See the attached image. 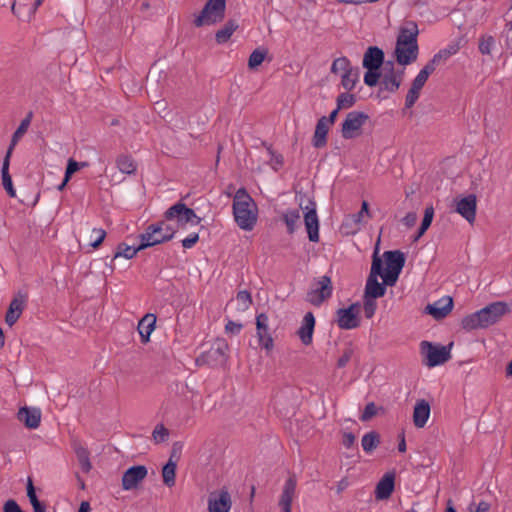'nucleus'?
Listing matches in <instances>:
<instances>
[{"instance_id": "8", "label": "nucleus", "mask_w": 512, "mask_h": 512, "mask_svg": "<svg viewBox=\"0 0 512 512\" xmlns=\"http://www.w3.org/2000/svg\"><path fill=\"white\" fill-rule=\"evenodd\" d=\"M369 120V115L362 111L349 112L341 126V136L346 139H354L362 134V127Z\"/></svg>"}, {"instance_id": "10", "label": "nucleus", "mask_w": 512, "mask_h": 512, "mask_svg": "<svg viewBox=\"0 0 512 512\" xmlns=\"http://www.w3.org/2000/svg\"><path fill=\"white\" fill-rule=\"evenodd\" d=\"M194 210L187 207L184 203L178 202L168 208L164 217L166 220L176 219L178 227L185 228L186 225L191 221V217H194Z\"/></svg>"}, {"instance_id": "54", "label": "nucleus", "mask_w": 512, "mask_h": 512, "mask_svg": "<svg viewBox=\"0 0 512 512\" xmlns=\"http://www.w3.org/2000/svg\"><path fill=\"white\" fill-rule=\"evenodd\" d=\"M420 91L414 88H410L405 99V108H411L419 98Z\"/></svg>"}, {"instance_id": "46", "label": "nucleus", "mask_w": 512, "mask_h": 512, "mask_svg": "<svg viewBox=\"0 0 512 512\" xmlns=\"http://www.w3.org/2000/svg\"><path fill=\"white\" fill-rule=\"evenodd\" d=\"M434 217V208L432 205H429L425 208L424 217L422 219V223L420 225V234H424L428 228L430 227L432 220Z\"/></svg>"}, {"instance_id": "13", "label": "nucleus", "mask_w": 512, "mask_h": 512, "mask_svg": "<svg viewBox=\"0 0 512 512\" xmlns=\"http://www.w3.org/2000/svg\"><path fill=\"white\" fill-rule=\"evenodd\" d=\"M359 304L355 303L348 308H340L337 310L338 327L345 330L357 328L360 321L357 317Z\"/></svg>"}, {"instance_id": "38", "label": "nucleus", "mask_w": 512, "mask_h": 512, "mask_svg": "<svg viewBox=\"0 0 512 512\" xmlns=\"http://www.w3.org/2000/svg\"><path fill=\"white\" fill-rule=\"evenodd\" d=\"M116 165L118 169L124 174H134L136 172L137 166L135 161L130 155H119L116 159Z\"/></svg>"}, {"instance_id": "32", "label": "nucleus", "mask_w": 512, "mask_h": 512, "mask_svg": "<svg viewBox=\"0 0 512 512\" xmlns=\"http://www.w3.org/2000/svg\"><path fill=\"white\" fill-rule=\"evenodd\" d=\"M301 219L299 209H289L282 215V220L286 224L287 232L293 234L298 228Z\"/></svg>"}, {"instance_id": "37", "label": "nucleus", "mask_w": 512, "mask_h": 512, "mask_svg": "<svg viewBox=\"0 0 512 512\" xmlns=\"http://www.w3.org/2000/svg\"><path fill=\"white\" fill-rule=\"evenodd\" d=\"M26 489L27 497L29 498V501L33 507V512H46V506L38 499L33 481L30 477H28Z\"/></svg>"}, {"instance_id": "62", "label": "nucleus", "mask_w": 512, "mask_h": 512, "mask_svg": "<svg viewBox=\"0 0 512 512\" xmlns=\"http://www.w3.org/2000/svg\"><path fill=\"white\" fill-rule=\"evenodd\" d=\"M225 329L229 333L238 334L241 331V329H242V325L238 324V323H235L233 321H229L226 324Z\"/></svg>"}, {"instance_id": "45", "label": "nucleus", "mask_w": 512, "mask_h": 512, "mask_svg": "<svg viewBox=\"0 0 512 512\" xmlns=\"http://www.w3.org/2000/svg\"><path fill=\"white\" fill-rule=\"evenodd\" d=\"M401 271L388 270L382 267V275H379L383 279L385 286H394L399 278Z\"/></svg>"}, {"instance_id": "58", "label": "nucleus", "mask_w": 512, "mask_h": 512, "mask_svg": "<svg viewBox=\"0 0 512 512\" xmlns=\"http://www.w3.org/2000/svg\"><path fill=\"white\" fill-rule=\"evenodd\" d=\"M152 435L157 442H162L168 436V429L163 425H159L154 429Z\"/></svg>"}, {"instance_id": "28", "label": "nucleus", "mask_w": 512, "mask_h": 512, "mask_svg": "<svg viewBox=\"0 0 512 512\" xmlns=\"http://www.w3.org/2000/svg\"><path fill=\"white\" fill-rule=\"evenodd\" d=\"M329 131V124L326 123V116L318 119L315 132L313 136V146L315 148H322L327 144V134Z\"/></svg>"}, {"instance_id": "20", "label": "nucleus", "mask_w": 512, "mask_h": 512, "mask_svg": "<svg viewBox=\"0 0 512 512\" xmlns=\"http://www.w3.org/2000/svg\"><path fill=\"white\" fill-rule=\"evenodd\" d=\"M384 52L377 46H369L364 53L362 65L367 70H379L385 63Z\"/></svg>"}, {"instance_id": "19", "label": "nucleus", "mask_w": 512, "mask_h": 512, "mask_svg": "<svg viewBox=\"0 0 512 512\" xmlns=\"http://www.w3.org/2000/svg\"><path fill=\"white\" fill-rule=\"evenodd\" d=\"M26 294L18 293L10 302L9 308L5 315V322L12 327L20 318L26 303Z\"/></svg>"}, {"instance_id": "15", "label": "nucleus", "mask_w": 512, "mask_h": 512, "mask_svg": "<svg viewBox=\"0 0 512 512\" xmlns=\"http://www.w3.org/2000/svg\"><path fill=\"white\" fill-rule=\"evenodd\" d=\"M148 470L144 465H136L128 468L122 476V488L126 491L138 486L147 476Z\"/></svg>"}, {"instance_id": "29", "label": "nucleus", "mask_w": 512, "mask_h": 512, "mask_svg": "<svg viewBox=\"0 0 512 512\" xmlns=\"http://www.w3.org/2000/svg\"><path fill=\"white\" fill-rule=\"evenodd\" d=\"M11 153H12V147H9V149L5 155V158L3 160L1 174H2V185H3L4 189L6 190L7 194L10 197H15L16 191L13 187L12 178L9 174V163H10Z\"/></svg>"}, {"instance_id": "2", "label": "nucleus", "mask_w": 512, "mask_h": 512, "mask_svg": "<svg viewBox=\"0 0 512 512\" xmlns=\"http://www.w3.org/2000/svg\"><path fill=\"white\" fill-rule=\"evenodd\" d=\"M509 312L510 307L506 302L496 301L465 316L461 321V326L467 331L486 329L498 323Z\"/></svg>"}, {"instance_id": "55", "label": "nucleus", "mask_w": 512, "mask_h": 512, "mask_svg": "<svg viewBox=\"0 0 512 512\" xmlns=\"http://www.w3.org/2000/svg\"><path fill=\"white\" fill-rule=\"evenodd\" d=\"M494 44L493 37L489 36L486 39H482L479 43V51L484 55H489L491 53V48Z\"/></svg>"}, {"instance_id": "31", "label": "nucleus", "mask_w": 512, "mask_h": 512, "mask_svg": "<svg viewBox=\"0 0 512 512\" xmlns=\"http://www.w3.org/2000/svg\"><path fill=\"white\" fill-rule=\"evenodd\" d=\"M239 25L237 20L230 19L224 26L219 29L215 34V40L218 44L226 43L232 34L238 29Z\"/></svg>"}, {"instance_id": "14", "label": "nucleus", "mask_w": 512, "mask_h": 512, "mask_svg": "<svg viewBox=\"0 0 512 512\" xmlns=\"http://www.w3.org/2000/svg\"><path fill=\"white\" fill-rule=\"evenodd\" d=\"M231 496L226 489L213 491L208 497L209 512H229L231 509Z\"/></svg>"}, {"instance_id": "5", "label": "nucleus", "mask_w": 512, "mask_h": 512, "mask_svg": "<svg viewBox=\"0 0 512 512\" xmlns=\"http://www.w3.org/2000/svg\"><path fill=\"white\" fill-rule=\"evenodd\" d=\"M228 343L224 339H217L209 350L204 351L197 359L198 365L206 364L210 367H223L228 360Z\"/></svg>"}, {"instance_id": "50", "label": "nucleus", "mask_w": 512, "mask_h": 512, "mask_svg": "<svg viewBox=\"0 0 512 512\" xmlns=\"http://www.w3.org/2000/svg\"><path fill=\"white\" fill-rule=\"evenodd\" d=\"M91 233V237L94 236V240L91 241L90 245L96 249L103 243L106 237V231L102 228H93Z\"/></svg>"}, {"instance_id": "53", "label": "nucleus", "mask_w": 512, "mask_h": 512, "mask_svg": "<svg viewBox=\"0 0 512 512\" xmlns=\"http://www.w3.org/2000/svg\"><path fill=\"white\" fill-rule=\"evenodd\" d=\"M377 414V407L374 402L368 403L360 417L361 421H368Z\"/></svg>"}, {"instance_id": "49", "label": "nucleus", "mask_w": 512, "mask_h": 512, "mask_svg": "<svg viewBox=\"0 0 512 512\" xmlns=\"http://www.w3.org/2000/svg\"><path fill=\"white\" fill-rule=\"evenodd\" d=\"M381 73L379 70H367L364 74V83L369 87H374L378 84Z\"/></svg>"}, {"instance_id": "25", "label": "nucleus", "mask_w": 512, "mask_h": 512, "mask_svg": "<svg viewBox=\"0 0 512 512\" xmlns=\"http://www.w3.org/2000/svg\"><path fill=\"white\" fill-rule=\"evenodd\" d=\"M395 486V475L393 473H386L375 488V497L378 500L388 499Z\"/></svg>"}, {"instance_id": "6", "label": "nucleus", "mask_w": 512, "mask_h": 512, "mask_svg": "<svg viewBox=\"0 0 512 512\" xmlns=\"http://www.w3.org/2000/svg\"><path fill=\"white\" fill-rule=\"evenodd\" d=\"M377 254L378 251L376 249L373 254L370 274L366 281L364 298H380L386 293L385 284L383 282L380 283L377 279L379 275H382V260Z\"/></svg>"}, {"instance_id": "64", "label": "nucleus", "mask_w": 512, "mask_h": 512, "mask_svg": "<svg viewBox=\"0 0 512 512\" xmlns=\"http://www.w3.org/2000/svg\"><path fill=\"white\" fill-rule=\"evenodd\" d=\"M349 486L348 478H342L336 486V492L337 494H341L345 489H347Z\"/></svg>"}, {"instance_id": "51", "label": "nucleus", "mask_w": 512, "mask_h": 512, "mask_svg": "<svg viewBox=\"0 0 512 512\" xmlns=\"http://www.w3.org/2000/svg\"><path fill=\"white\" fill-rule=\"evenodd\" d=\"M449 59V56L447 55L446 51L444 49L440 50L438 53H436L431 60L428 61L427 65L430 66L434 71L442 62H445Z\"/></svg>"}, {"instance_id": "17", "label": "nucleus", "mask_w": 512, "mask_h": 512, "mask_svg": "<svg viewBox=\"0 0 512 512\" xmlns=\"http://www.w3.org/2000/svg\"><path fill=\"white\" fill-rule=\"evenodd\" d=\"M381 89L391 93L396 92L400 87L399 75H395L394 61L388 60L383 64V73L381 74Z\"/></svg>"}, {"instance_id": "26", "label": "nucleus", "mask_w": 512, "mask_h": 512, "mask_svg": "<svg viewBox=\"0 0 512 512\" xmlns=\"http://www.w3.org/2000/svg\"><path fill=\"white\" fill-rule=\"evenodd\" d=\"M430 404L424 400H418L414 406L413 422L417 428H423L430 416Z\"/></svg>"}, {"instance_id": "22", "label": "nucleus", "mask_w": 512, "mask_h": 512, "mask_svg": "<svg viewBox=\"0 0 512 512\" xmlns=\"http://www.w3.org/2000/svg\"><path fill=\"white\" fill-rule=\"evenodd\" d=\"M453 308V300L451 297L439 300L425 307V312L434 317L436 320L445 318Z\"/></svg>"}, {"instance_id": "63", "label": "nucleus", "mask_w": 512, "mask_h": 512, "mask_svg": "<svg viewBox=\"0 0 512 512\" xmlns=\"http://www.w3.org/2000/svg\"><path fill=\"white\" fill-rule=\"evenodd\" d=\"M490 508V505L485 502V501H481L478 503V505L475 507V509H473V505L470 506V512H487Z\"/></svg>"}, {"instance_id": "9", "label": "nucleus", "mask_w": 512, "mask_h": 512, "mask_svg": "<svg viewBox=\"0 0 512 512\" xmlns=\"http://www.w3.org/2000/svg\"><path fill=\"white\" fill-rule=\"evenodd\" d=\"M139 239L140 244L137 247L129 246L126 243L118 244L117 251L113 256L112 261L116 260L118 257L132 259L139 251L155 246L157 245V242H159V240L152 239L150 234H140Z\"/></svg>"}, {"instance_id": "42", "label": "nucleus", "mask_w": 512, "mask_h": 512, "mask_svg": "<svg viewBox=\"0 0 512 512\" xmlns=\"http://www.w3.org/2000/svg\"><path fill=\"white\" fill-rule=\"evenodd\" d=\"M338 109H348L356 103V96L350 93H341L336 100Z\"/></svg>"}, {"instance_id": "48", "label": "nucleus", "mask_w": 512, "mask_h": 512, "mask_svg": "<svg viewBox=\"0 0 512 512\" xmlns=\"http://www.w3.org/2000/svg\"><path fill=\"white\" fill-rule=\"evenodd\" d=\"M377 298H364L363 309L364 314L367 319H370L374 316L377 309Z\"/></svg>"}, {"instance_id": "35", "label": "nucleus", "mask_w": 512, "mask_h": 512, "mask_svg": "<svg viewBox=\"0 0 512 512\" xmlns=\"http://www.w3.org/2000/svg\"><path fill=\"white\" fill-rule=\"evenodd\" d=\"M360 69L359 67H353L347 70L341 76V85L347 91H351L355 88L359 81Z\"/></svg>"}, {"instance_id": "33", "label": "nucleus", "mask_w": 512, "mask_h": 512, "mask_svg": "<svg viewBox=\"0 0 512 512\" xmlns=\"http://www.w3.org/2000/svg\"><path fill=\"white\" fill-rule=\"evenodd\" d=\"M73 448L81 470L84 473H88L92 468L89 451L79 443H74Z\"/></svg>"}, {"instance_id": "18", "label": "nucleus", "mask_w": 512, "mask_h": 512, "mask_svg": "<svg viewBox=\"0 0 512 512\" xmlns=\"http://www.w3.org/2000/svg\"><path fill=\"white\" fill-rule=\"evenodd\" d=\"M297 478L295 474H292L286 480L282 494L279 500V506L282 512H291L292 501L296 494Z\"/></svg>"}, {"instance_id": "34", "label": "nucleus", "mask_w": 512, "mask_h": 512, "mask_svg": "<svg viewBox=\"0 0 512 512\" xmlns=\"http://www.w3.org/2000/svg\"><path fill=\"white\" fill-rule=\"evenodd\" d=\"M381 443L380 434L377 431H369L361 439V446L366 453H372Z\"/></svg>"}, {"instance_id": "11", "label": "nucleus", "mask_w": 512, "mask_h": 512, "mask_svg": "<svg viewBox=\"0 0 512 512\" xmlns=\"http://www.w3.org/2000/svg\"><path fill=\"white\" fill-rule=\"evenodd\" d=\"M304 213V224L308 234V238L311 242L319 241V219L316 211V203L309 201V204L305 207Z\"/></svg>"}, {"instance_id": "52", "label": "nucleus", "mask_w": 512, "mask_h": 512, "mask_svg": "<svg viewBox=\"0 0 512 512\" xmlns=\"http://www.w3.org/2000/svg\"><path fill=\"white\" fill-rule=\"evenodd\" d=\"M237 301L241 303L242 308L248 309L249 306L252 304V296L251 293L247 290H242L237 293Z\"/></svg>"}, {"instance_id": "36", "label": "nucleus", "mask_w": 512, "mask_h": 512, "mask_svg": "<svg viewBox=\"0 0 512 512\" xmlns=\"http://www.w3.org/2000/svg\"><path fill=\"white\" fill-rule=\"evenodd\" d=\"M176 467V460L169 459L162 468L163 483L169 488L175 485Z\"/></svg>"}, {"instance_id": "16", "label": "nucleus", "mask_w": 512, "mask_h": 512, "mask_svg": "<svg viewBox=\"0 0 512 512\" xmlns=\"http://www.w3.org/2000/svg\"><path fill=\"white\" fill-rule=\"evenodd\" d=\"M175 233L176 230L167 224L164 220H162L147 226L143 234H150L152 239L159 240V242H157L158 245L171 240Z\"/></svg>"}, {"instance_id": "1", "label": "nucleus", "mask_w": 512, "mask_h": 512, "mask_svg": "<svg viewBox=\"0 0 512 512\" xmlns=\"http://www.w3.org/2000/svg\"><path fill=\"white\" fill-rule=\"evenodd\" d=\"M418 34V25L412 20L405 21L399 28L394 51L398 64L406 66L417 60L419 54Z\"/></svg>"}, {"instance_id": "12", "label": "nucleus", "mask_w": 512, "mask_h": 512, "mask_svg": "<svg viewBox=\"0 0 512 512\" xmlns=\"http://www.w3.org/2000/svg\"><path fill=\"white\" fill-rule=\"evenodd\" d=\"M332 294V283L329 276H322L318 280V287L307 294V301L315 306H319Z\"/></svg>"}, {"instance_id": "61", "label": "nucleus", "mask_w": 512, "mask_h": 512, "mask_svg": "<svg viewBox=\"0 0 512 512\" xmlns=\"http://www.w3.org/2000/svg\"><path fill=\"white\" fill-rule=\"evenodd\" d=\"M417 214L416 212H408L406 216L402 219V223L407 227L411 228L416 224Z\"/></svg>"}, {"instance_id": "24", "label": "nucleus", "mask_w": 512, "mask_h": 512, "mask_svg": "<svg viewBox=\"0 0 512 512\" xmlns=\"http://www.w3.org/2000/svg\"><path fill=\"white\" fill-rule=\"evenodd\" d=\"M314 327L315 317L312 312H307L303 317L300 328L297 331V335L304 345H309L312 343Z\"/></svg>"}, {"instance_id": "7", "label": "nucleus", "mask_w": 512, "mask_h": 512, "mask_svg": "<svg viewBox=\"0 0 512 512\" xmlns=\"http://www.w3.org/2000/svg\"><path fill=\"white\" fill-rule=\"evenodd\" d=\"M453 343L446 346L440 344H432L428 341L421 342V352L425 355V365L428 367H435L444 364L451 358V347Z\"/></svg>"}, {"instance_id": "21", "label": "nucleus", "mask_w": 512, "mask_h": 512, "mask_svg": "<svg viewBox=\"0 0 512 512\" xmlns=\"http://www.w3.org/2000/svg\"><path fill=\"white\" fill-rule=\"evenodd\" d=\"M456 212L469 223H473L476 216V196L474 194H469L468 196L456 201Z\"/></svg>"}, {"instance_id": "57", "label": "nucleus", "mask_w": 512, "mask_h": 512, "mask_svg": "<svg viewBox=\"0 0 512 512\" xmlns=\"http://www.w3.org/2000/svg\"><path fill=\"white\" fill-rule=\"evenodd\" d=\"M268 321H269V318H268V316L265 313H260L259 315H257V317H256V331L260 332V331H263L265 329H269Z\"/></svg>"}, {"instance_id": "39", "label": "nucleus", "mask_w": 512, "mask_h": 512, "mask_svg": "<svg viewBox=\"0 0 512 512\" xmlns=\"http://www.w3.org/2000/svg\"><path fill=\"white\" fill-rule=\"evenodd\" d=\"M434 72V70L428 66L427 64L420 70V72L417 74V76L414 78L412 82V88L417 89L421 91V89L424 87L426 81L428 80L429 76Z\"/></svg>"}, {"instance_id": "47", "label": "nucleus", "mask_w": 512, "mask_h": 512, "mask_svg": "<svg viewBox=\"0 0 512 512\" xmlns=\"http://www.w3.org/2000/svg\"><path fill=\"white\" fill-rule=\"evenodd\" d=\"M354 354V349L351 344H347L343 350L342 355L339 357L337 361V367L343 368L347 365V363L351 360Z\"/></svg>"}, {"instance_id": "59", "label": "nucleus", "mask_w": 512, "mask_h": 512, "mask_svg": "<svg viewBox=\"0 0 512 512\" xmlns=\"http://www.w3.org/2000/svg\"><path fill=\"white\" fill-rule=\"evenodd\" d=\"M199 240L198 233H191L188 237L184 238L181 243L185 249L192 248Z\"/></svg>"}, {"instance_id": "43", "label": "nucleus", "mask_w": 512, "mask_h": 512, "mask_svg": "<svg viewBox=\"0 0 512 512\" xmlns=\"http://www.w3.org/2000/svg\"><path fill=\"white\" fill-rule=\"evenodd\" d=\"M257 337L259 341V345L264 348L267 352H270L273 347V338L269 333V329H265L263 331L257 332Z\"/></svg>"}, {"instance_id": "27", "label": "nucleus", "mask_w": 512, "mask_h": 512, "mask_svg": "<svg viewBox=\"0 0 512 512\" xmlns=\"http://www.w3.org/2000/svg\"><path fill=\"white\" fill-rule=\"evenodd\" d=\"M156 316L152 313L144 315L138 323V332L141 337L142 343H147L150 339V335L155 329Z\"/></svg>"}, {"instance_id": "4", "label": "nucleus", "mask_w": 512, "mask_h": 512, "mask_svg": "<svg viewBox=\"0 0 512 512\" xmlns=\"http://www.w3.org/2000/svg\"><path fill=\"white\" fill-rule=\"evenodd\" d=\"M226 0H208L200 14L194 19L196 27L214 25L225 18Z\"/></svg>"}, {"instance_id": "41", "label": "nucleus", "mask_w": 512, "mask_h": 512, "mask_svg": "<svg viewBox=\"0 0 512 512\" xmlns=\"http://www.w3.org/2000/svg\"><path fill=\"white\" fill-rule=\"evenodd\" d=\"M267 55L266 50L255 49L249 56L248 67L255 69L262 64Z\"/></svg>"}, {"instance_id": "60", "label": "nucleus", "mask_w": 512, "mask_h": 512, "mask_svg": "<svg viewBox=\"0 0 512 512\" xmlns=\"http://www.w3.org/2000/svg\"><path fill=\"white\" fill-rule=\"evenodd\" d=\"M355 440H356V437H355V435L352 432H344L343 433L342 444L347 449H349V448L354 446Z\"/></svg>"}, {"instance_id": "23", "label": "nucleus", "mask_w": 512, "mask_h": 512, "mask_svg": "<svg viewBox=\"0 0 512 512\" xmlns=\"http://www.w3.org/2000/svg\"><path fill=\"white\" fill-rule=\"evenodd\" d=\"M18 419L29 429H36L40 425L41 411L39 408L22 407L18 411Z\"/></svg>"}, {"instance_id": "40", "label": "nucleus", "mask_w": 512, "mask_h": 512, "mask_svg": "<svg viewBox=\"0 0 512 512\" xmlns=\"http://www.w3.org/2000/svg\"><path fill=\"white\" fill-rule=\"evenodd\" d=\"M31 119L32 112H29L27 116L21 121L16 131L13 133L10 147L13 148L17 141L26 133L30 126Z\"/></svg>"}, {"instance_id": "56", "label": "nucleus", "mask_w": 512, "mask_h": 512, "mask_svg": "<svg viewBox=\"0 0 512 512\" xmlns=\"http://www.w3.org/2000/svg\"><path fill=\"white\" fill-rule=\"evenodd\" d=\"M79 169H80V163L73 159H69L68 163H67L66 171H65L66 181H69L71 176L75 172H77Z\"/></svg>"}, {"instance_id": "3", "label": "nucleus", "mask_w": 512, "mask_h": 512, "mask_svg": "<svg viewBox=\"0 0 512 512\" xmlns=\"http://www.w3.org/2000/svg\"><path fill=\"white\" fill-rule=\"evenodd\" d=\"M232 208L237 225L245 231L252 230L257 222L258 208L244 187L236 191Z\"/></svg>"}, {"instance_id": "44", "label": "nucleus", "mask_w": 512, "mask_h": 512, "mask_svg": "<svg viewBox=\"0 0 512 512\" xmlns=\"http://www.w3.org/2000/svg\"><path fill=\"white\" fill-rule=\"evenodd\" d=\"M353 68L351 63L347 57H339L335 59L331 66L332 73L343 72L345 73L347 70Z\"/></svg>"}, {"instance_id": "30", "label": "nucleus", "mask_w": 512, "mask_h": 512, "mask_svg": "<svg viewBox=\"0 0 512 512\" xmlns=\"http://www.w3.org/2000/svg\"><path fill=\"white\" fill-rule=\"evenodd\" d=\"M388 270L402 271L405 265V255L399 250L385 251L383 254Z\"/></svg>"}]
</instances>
